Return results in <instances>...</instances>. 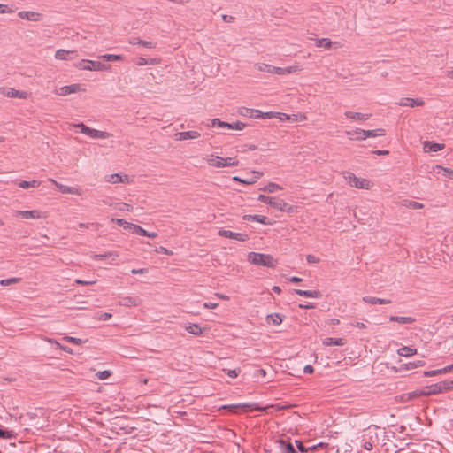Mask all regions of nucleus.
<instances>
[{"label":"nucleus","instance_id":"f257e3e1","mask_svg":"<svg viewBox=\"0 0 453 453\" xmlns=\"http://www.w3.org/2000/svg\"><path fill=\"white\" fill-rule=\"evenodd\" d=\"M248 261L251 264L269 268H273L277 265V261L273 256L257 252H250L248 254Z\"/></svg>","mask_w":453,"mask_h":453},{"label":"nucleus","instance_id":"f03ea898","mask_svg":"<svg viewBox=\"0 0 453 453\" xmlns=\"http://www.w3.org/2000/svg\"><path fill=\"white\" fill-rule=\"evenodd\" d=\"M259 200L265 203L270 204L272 207L288 213L296 211V207L287 203L283 199L277 197L266 196L264 195L259 196Z\"/></svg>","mask_w":453,"mask_h":453},{"label":"nucleus","instance_id":"7ed1b4c3","mask_svg":"<svg viewBox=\"0 0 453 453\" xmlns=\"http://www.w3.org/2000/svg\"><path fill=\"white\" fill-rule=\"evenodd\" d=\"M453 388V380H443L438 383L430 385L426 387L421 395H438L444 392H447Z\"/></svg>","mask_w":453,"mask_h":453},{"label":"nucleus","instance_id":"20e7f679","mask_svg":"<svg viewBox=\"0 0 453 453\" xmlns=\"http://www.w3.org/2000/svg\"><path fill=\"white\" fill-rule=\"evenodd\" d=\"M343 178L351 187L357 188L370 189L372 186L371 180L365 178L357 177L353 172H343Z\"/></svg>","mask_w":453,"mask_h":453},{"label":"nucleus","instance_id":"39448f33","mask_svg":"<svg viewBox=\"0 0 453 453\" xmlns=\"http://www.w3.org/2000/svg\"><path fill=\"white\" fill-rule=\"evenodd\" d=\"M80 70L88 71H108L111 69L110 65L103 64L99 61L82 59L75 65Z\"/></svg>","mask_w":453,"mask_h":453},{"label":"nucleus","instance_id":"423d86ee","mask_svg":"<svg viewBox=\"0 0 453 453\" xmlns=\"http://www.w3.org/2000/svg\"><path fill=\"white\" fill-rule=\"evenodd\" d=\"M256 67L260 72H266L269 73H273V74H278V75L288 74V73H291L295 72L296 70H297V67H295V66L281 68V67H276V66L264 64V63L257 64Z\"/></svg>","mask_w":453,"mask_h":453},{"label":"nucleus","instance_id":"0eeeda50","mask_svg":"<svg viewBox=\"0 0 453 453\" xmlns=\"http://www.w3.org/2000/svg\"><path fill=\"white\" fill-rule=\"evenodd\" d=\"M208 165L212 167H229L237 165V161L232 157H220L218 156H210L207 158Z\"/></svg>","mask_w":453,"mask_h":453},{"label":"nucleus","instance_id":"6e6552de","mask_svg":"<svg viewBox=\"0 0 453 453\" xmlns=\"http://www.w3.org/2000/svg\"><path fill=\"white\" fill-rule=\"evenodd\" d=\"M76 127L80 128L82 134L95 139H107L111 136V134L107 132L90 128L83 123L77 124Z\"/></svg>","mask_w":453,"mask_h":453},{"label":"nucleus","instance_id":"1a4fd4ad","mask_svg":"<svg viewBox=\"0 0 453 453\" xmlns=\"http://www.w3.org/2000/svg\"><path fill=\"white\" fill-rule=\"evenodd\" d=\"M13 215L15 217H22L23 219H39L46 218V214L38 211V210H33V211H15Z\"/></svg>","mask_w":453,"mask_h":453},{"label":"nucleus","instance_id":"9d476101","mask_svg":"<svg viewBox=\"0 0 453 453\" xmlns=\"http://www.w3.org/2000/svg\"><path fill=\"white\" fill-rule=\"evenodd\" d=\"M355 134H363V136L356 137L357 140H365L368 137H377L385 134V130L382 128H378L374 130H364L360 128H357L355 130Z\"/></svg>","mask_w":453,"mask_h":453},{"label":"nucleus","instance_id":"9b49d317","mask_svg":"<svg viewBox=\"0 0 453 453\" xmlns=\"http://www.w3.org/2000/svg\"><path fill=\"white\" fill-rule=\"evenodd\" d=\"M219 235L226 238L234 239L239 242H245L248 240V235L242 233H234L229 230L221 229L219 231Z\"/></svg>","mask_w":453,"mask_h":453},{"label":"nucleus","instance_id":"f8f14e48","mask_svg":"<svg viewBox=\"0 0 453 453\" xmlns=\"http://www.w3.org/2000/svg\"><path fill=\"white\" fill-rule=\"evenodd\" d=\"M81 90V84H72L67 86H63L56 90V94L61 96H67L69 94L77 93Z\"/></svg>","mask_w":453,"mask_h":453},{"label":"nucleus","instance_id":"ddd939ff","mask_svg":"<svg viewBox=\"0 0 453 453\" xmlns=\"http://www.w3.org/2000/svg\"><path fill=\"white\" fill-rule=\"evenodd\" d=\"M106 180L111 183H128L130 181V178L128 175L124 174L123 172L120 173H115L112 174H110L106 177Z\"/></svg>","mask_w":453,"mask_h":453},{"label":"nucleus","instance_id":"4468645a","mask_svg":"<svg viewBox=\"0 0 453 453\" xmlns=\"http://www.w3.org/2000/svg\"><path fill=\"white\" fill-rule=\"evenodd\" d=\"M119 303L125 307H135L142 303V300L138 296H124Z\"/></svg>","mask_w":453,"mask_h":453},{"label":"nucleus","instance_id":"2eb2a0df","mask_svg":"<svg viewBox=\"0 0 453 453\" xmlns=\"http://www.w3.org/2000/svg\"><path fill=\"white\" fill-rule=\"evenodd\" d=\"M400 106H408V107H415V106H423L424 101L421 98H402L398 103Z\"/></svg>","mask_w":453,"mask_h":453},{"label":"nucleus","instance_id":"dca6fc26","mask_svg":"<svg viewBox=\"0 0 453 453\" xmlns=\"http://www.w3.org/2000/svg\"><path fill=\"white\" fill-rule=\"evenodd\" d=\"M444 148V144L437 143L434 142H424L423 150L426 153L430 152H437L441 150Z\"/></svg>","mask_w":453,"mask_h":453},{"label":"nucleus","instance_id":"f3484780","mask_svg":"<svg viewBox=\"0 0 453 453\" xmlns=\"http://www.w3.org/2000/svg\"><path fill=\"white\" fill-rule=\"evenodd\" d=\"M177 141H185L189 139H196L200 137V134L196 131H185L175 134Z\"/></svg>","mask_w":453,"mask_h":453},{"label":"nucleus","instance_id":"a211bd4d","mask_svg":"<svg viewBox=\"0 0 453 453\" xmlns=\"http://www.w3.org/2000/svg\"><path fill=\"white\" fill-rule=\"evenodd\" d=\"M241 114L242 116L249 117V118H253V119H258V118H263L264 117V113H262L260 111L254 110V109H249V108L242 109L241 110ZM265 115L269 116L270 113L267 112V113H265Z\"/></svg>","mask_w":453,"mask_h":453},{"label":"nucleus","instance_id":"6ab92c4d","mask_svg":"<svg viewBox=\"0 0 453 453\" xmlns=\"http://www.w3.org/2000/svg\"><path fill=\"white\" fill-rule=\"evenodd\" d=\"M4 95L11 98H27V93L9 88L4 90Z\"/></svg>","mask_w":453,"mask_h":453},{"label":"nucleus","instance_id":"aec40b11","mask_svg":"<svg viewBox=\"0 0 453 453\" xmlns=\"http://www.w3.org/2000/svg\"><path fill=\"white\" fill-rule=\"evenodd\" d=\"M128 42L132 45H142V46L147 47V48H155V46H156V43H154L150 41L142 40L138 37L129 38Z\"/></svg>","mask_w":453,"mask_h":453},{"label":"nucleus","instance_id":"412c9836","mask_svg":"<svg viewBox=\"0 0 453 453\" xmlns=\"http://www.w3.org/2000/svg\"><path fill=\"white\" fill-rule=\"evenodd\" d=\"M110 206L121 212H130L133 211V206L131 204L121 202H115L114 203H110Z\"/></svg>","mask_w":453,"mask_h":453},{"label":"nucleus","instance_id":"4be33fe9","mask_svg":"<svg viewBox=\"0 0 453 453\" xmlns=\"http://www.w3.org/2000/svg\"><path fill=\"white\" fill-rule=\"evenodd\" d=\"M75 54L74 50H58L55 53V58L59 60H68L73 58V55Z\"/></svg>","mask_w":453,"mask_h":453},{"label":"nucleus","instance_id":"5701e85b","mask_svg":"<svg viewBox=\"0 0 453 453\" xmlns=\"http://www.w3.org/2000/svg\"><path fill=\"white\" fill-rule=\"evenodd\" d=\"M345 116L347 118L352 119L354 120L364 121V120H367L371 117V114L346 111Z\"/></svg>","mask_w":453,"mask_h":453},{"label":"nucleus","instance_id":"b1692460","mask_svg":"<svg viewBox=\"0 0 453 453\" xmlns=\"http://www.w3.org/2000/svg\"><path fill=\"white\" fill-rule=\"evenodd\" d=\"M295 292L301 296L310 298H320L321 293L318 290H302V289H296Z\"/></svg>","mask_w":453,"mask_h":453},{"label":"nucleus","instance_id":"393cba45","mask_svg":"<svg viewBox=\"0 0 453 453\" xmlns=\"http://www.w3.org/2000/svg\"><path fill=\"white\" fill-rule=\"evenodd\" d=\"M252 176L245 179H241L238 177H234V180L241 181L245 184H253L257 181V179H259L262 176V172H252Z\"/></svg>","mask_w":453,"mask_h":453},{"label":"nucleus","instance_id":"a878e982","mask_svg":"<svg viewBox=\"0 0 453 453\" xmlns=\"http://www.w3.org/2000/svg\"><path fill=\"white\" fill-rule=\"evenodd\" d=\"M363 301L367 303H370V304H388V303H391V301L388 299H382V298L368 296H364Z\"/></svg>","mask_w":453,"mask_h":453},{"label":"nucleus","instance_id":"bb28decb","mask_svg":"<svg viewBox=\"0 0 453 453\" xmlns=\"http://www.w3.org/2000/svg\"><path fill=\"white\" fill-rule=\"evenodd\" d=\"M346 343V340L343 338H326L323 341V344L326 346H343Z\"/></svg>","mask_w":453,"mask_h":453},{"label":"nucleus","instance_id":"cd10ccee","mask_svg":"<svg viewBox=\"0 0 453 453\" xmlns=\"http://www.w3.org/2000/svg\"><path fill=\"white\" fill-rule=\"evenodd\" d=\"M19 16L21 19H27V20H32V21H37L39 20L40 14L35 12H19Z\"/></svg>","mask_w":453,"mask_h":453},{"label":"nucleus","instance_id":"c85d7f7f","mask_svg":"<svg viewBox=\"0 0 453 453\" xmlns=\"http://www.w3.org/2000/svg\"><path fill=\"white\" fill-rule=\"evenodd\" d=\"M399 356L402 357H411L417 353V349L412 347H402L397 350Z\"/></svg>","mask_w":453,"mask_h":453},{"label":"nucleus","instance_id":"c756f323","mask_svg":"<svg viewBox=\"0 0 453 453\" xmlns=\"http://www.w3.org/2000/svg\"><path fill=\"white\" fill-rule=\"evenodd\" d=\"M279 448L280 453H296L293 445L291 443H287L282 440L279 441Z\"/></svg>","mask_w":453,"mask_h":453},{"label":"nucleus","instance_id":"7c9ffc66","mask_svg":"<svg viewBox=\"0 0 453 453\" xmlns=\"http://www.w3.org/2000/svg\"><path fill=\"white\" fill-rule=\"evenodd\" d=\"M389 320L392 322H398L401 324H411L415 321V319L412 317H400V316H391Z\"/></svg>","mask_w":453,"mask_h":453},{"label":"nucleus","instance_id":"2f4dec72","mask_svg":"<svg viewBox=\"0 0 453 453\" xmlns=\"http://www.w3.org/2000/svg\"><path fill=\"white\" fill-rule=\"evenodd\" d=\"M266 322L270 325L278 326L282 322V319L277 313L270 314L266 317Z\"/></svg>","mask_w":453,"mask_h":453},{"label":"nucleus","instance_id":"473e14b6","mask_svg":"<svg viewBox=\"0 0 453 453\" xmlns=\"http://www.w3.org/2000/svg\"><path fill=\"white\" fill-rule=\"evenodd\" d=\"M19 187H20L21 188H36L40 185V181L38 180H20L19 183H18Z\"/></svg>","mask_w":453,"mask_h":453},{"label":"nucleus","instance_id":"72a5a7b5","mask_svg":"<svg viewBox=\"0 0 453 453\" xmlns=\"http://www.w3.org/2000/svg\"><path fill=\"white\" fill-rule=\"evenodd\" d=\"M186 330L194 335H200L203 334V329L197 324H190L186 326Z\"/></svg>","mask_w":453,"mask_h":453},{"label":"nucleus","instance_id":"f704fd0d","mask_svg":"<svg viewBox=\"0 0 453 453\" xmlns=\"http://www.w3.org/2000/svg\"><path fill=\"white\" fill-rule=\"evenodd\" d=\"M450 371H451V367L450 366H447L445 368L439 369V370H432V371L425 372L424 375L426 377H432V376H435L437 374L446 373V372H449Z\"/></svg>","mask_w":453,"mask_h":453},{"label":"nucleus","instance_id":"c9c22d12","mask_svg":"<svg viewBox=\"0 0 453 453\" xmlns=\"http://www.w3.org/2000/svg\"><path fill=\"white\" fill-rule=\"evenodd\" d=\"M119 257V254L117 252H107L104 254H94L92 255V257L96 260H101L107 257H112L113 260H115Z\"/></svg>","mask_w":453,"mask_h":453},{"label":"nucleus","instance_id":"e433bc0d","mask_svg":"<svg viewBox=\"0 0 453 453\" xmlns=\"http://www.w3.org/2000/svg\"><path fill=\"white\" fill-rule=\"evenodd\" d=\"M127 226V231H130L138 235H142L145 233V229H143L142 227H141L138 225L129 223L128 226Z\"/></svg>","mask_w":453,"mask_h":453},{"label":"nucleus","instance_id":"4c0bfd02","mask_svg":"<svg viewBox=\"0 0 453 453\" xmlns=\"http://www.w3.org/2000/svg\"><path fill=\"white\" fill-rule=\"evenodd\" d=\"M159 63V59L157 58H145L143 57L139 58L137 65H157Z\"/></svg>","mask_w":453,"mask_h":453},{"label":"nucleus","instance_id":"58836bf2","mask_svg":"<svg viewBox=\"0 0 453 453\" xmlns=\"http://www.w3.org/2000/svg\"><path fill=\"white\" fill-rule=\"evenodd\" d=\"M56 186L58 188L59 191L64 194H76L77 189L75 188L68 187L65 185H61L57 182H54Z\"/></svg>","mask_w":453,"mask_h":453},{"label":"nucleus","instance_id":"ea45409f","mask_svg":"<svg viewBox=\"0 0 453 453\" xmlns=\"http://www.w3.org/2000/svg\"><path fill=\"white\" fill-rule=\"evenodd\" d=\"M333 42L328 38L318 39L316 41L317 47H323L329 50L332 47Z\"/></svg>","mask_w":453,"mask_h":453},{"label":"nucleus","instance_id":"a19ab883","mask_svg":"<svg viewBox=\"0 0 453 453\" xmlns=\"http://www.w3.org/2000/svg\"><path fill=\"white\" fill-rule=\"evenodd\" d=\"M100 58L105 60V61H119L123 59L122 55H116V54H104L99 57Z\"/></svg>","mask_w":453,"mask_h":453},{"label":"nucleus","instance_id":"79ce46f5","mask_svg":"<svg viewBox=\"0 0 453 453\" xmlns=\"http://www.w3.org/2000/svg\"><path fill=\"white\" fill-rule=\"evenodd\" d=\"M403 205L410 209H413V210H419L424 207V205L422 203L416 202V201H405Z\"/></svg>","mask_w":453,"mask_h":453},{"label":"nucleus","instance_id":"37998d69","mask_svg":"<svg viewBox=\"0 0 453 453\" xmlns=\"http://www.w3.org/2000/svg\"><path fill=\"white\" fill-rule=\"evenodd\" d=\"M211 126L219 128L230 127V123L221 121L219 119H214L211 120Z\"/></svg>","mask_w":453,"mask_h":453},{"label":"nucleus","instance_id":"c03bdc74","mask_svg":"<svg viewBox=\"0 0 453 453\" xmlns=\"http://www.w3.org/2000/svg\"><path fill=\"white\" fill-rule=\"evenodd\" d=\"M64 341L76 344V345H80V344H82L87 342V340H82V339L72 337V336L64 337Z\"/></svg>","mask_w":453,"mask_h":453},{"label":"nucleus","instance_id":"a18cd8bd","mask_svg":"<svg viewBox=\"0 0 453 453\" xmlns=\"http://www.w3.org/2000/svg\"><path fill=\"white\" fill-rule=\"evenodd\" d=\"M405 365H406V369L410 370V369L424 366L425 362L423 360H418L417 362H410V363L406 364Z\"/></svg>","mask_w":453,"mask_h":453},{"label":"nucleus","instance_id":"49530a36","mask_svg":"<svg viewBox=\"0 0 453 453\" xmlns=\"http://www.w3.org/2000/svg\"><path fill=\"white\" fill-rule=\"evenodd\" d=\"M19 281H20V278H9V279H5V280H2L0 281V284L2 286H8L10 284L18 283Z\"/></svg>","mask_w":453,"mask_h":453},{"label":"nucleus","instance_id":"de8ad7c7","mask_svg":"<svg viewBox=\"0 0 453 453\" xmlns=\"http://www.w3.org/2000/svg\"><path fill=\"white\" fill-rule=\"evenodd\" d=\"M245 127V124L242 123V122H234V123H230V127H228V129H231V130H242Z\"/></svg>","mask_w":453,"mask_h":453},{"label":"nucleus","instance_id":"09e8293b","mask_svg":"<svg viewBox=\"0 0 453 453\" xmlns=\"http://www.w3.org/2000/svg\"><path fill=\"white\" fill-rule=\"evenodd\" d=\"M281 189V188L275 184V183H269L266 187H265V190L270 192V193H273V192H276L278 190Z\"/></svg>","mask_w":453,"mask_h":453},{"label":"nucleus","instance_id":"8fccbe9b","mask_svg":"<svg viewBox=\"0 0 453 453\" xmlns=\"http://www.w3.org/2000/svg\"><path fill=\"white\" fill-rule=\"evenodd\" d=\"M112 317L111 313L109 312H100L96 314V318L98 320L105 321L110 319Z\"/></svg>","mask_w":453,"mask_h":453},{"label":"nucleus","instance_id":"3c124183","mask_svg":"<svg viewBox=\"0 0 453 453\" xmlns=\"http://www.w3.org/2000/svg\"><path fill=\"white\" fill-rule=\"evenodd\" d=\"M111 221L116 222L119 226H122L124 229L127 230L129 222L121 219H112Z\"/></svg>","mask_w":453,"mask_h":453},{"label":"nucleus","instance_id":"603ef678","mask_svg":"<svg viewBox=\"0 0 453 453\" xmlns=\"http://www.w3.org/2000/svg\"><path fill=\"white\" fill-rule=\"evenodd\" d=\"M111 372L109 371L98 372L96 376L99 380H106L110 377Z\"/></svg>","mask_w":453,"mask_h":453},{"label":"nucleus","instance_id":"864d4df0","mask_svg":"<svg viewBox=\"0 0 453 453\" xmlns=\"http://www.w3.org/2000/svg\"><path fill=\"white\" fill-rule=\"evenodd\" d=\"M156 252L157 253H163V254H165V255H168V256H171L173 255V251L169 250L168 249L163 247V246H160L158 248H157L155 250Z\"/></svg>","mask_w":453,"mask_h":453},{"label":"nucleus","instance_id":"5fc2aeb1","mask_svg":"<svg viewBox=\"0 0 453 453\" xmlns=\"http://www.w3.org/2000/svg\"><path fill=\"white\" fill-rule=\"evenodd\" d=\"M306 260L309 264H317L319 262V258L314 255H307Z\"/></svg>","mask_w":453,"mask_h":453},{"label":"nucleus","instance_id":"6e6d98bb","mask_svg":"<svg viewBox=\"0 0 453 453\" xmlns=\"http://www.w3.org/2000/svg\"><path fill=\"white\" fill-rule=\"evenodd\" d=\"M75 282L79 285L83 286H89L94 285L96 283V280H76Z\"/></svg>","mask_w":453,"mask_h":453},{"label":"nucleus","instance_id":"4d7b16f0","mask_svg":"<svg viewBox=\"0 0 453 453\" xmlns=\"http://www.w3.org/2000/svg\"><path fill=\"white\" fill-rule=\"evenodd\" d=\"M296 447L299 449V451H301L303 453H305L308 451V449L303 446V444L301 441H296Z\"/></svg>","mask_w":453,"mask_h":453},{"label":"nucleus","instance_id":"13d9d810","mask_svg":"<svg viewBox=\"0 0 453 453\" xmlns=\"http://www.w3.org/2000/svg\"><path fill=\"white\" fill-rule=\"evenodd\" d=\"M265 375H266V372H265V370H264V369H258V370L256 372V374H255V376H256L257 378H264V377H265Z\"/></svg>","mask_w":453,"mask_h":453},{"label":"nucleus","instance_id":"bf43d9fd","mask_svg":"<svg viewBox=\"0 0 453 453\" xmlns=\"http://www.w3.org/2000/svg\"><path fill=\"white\" fill-rule=\"evenodd\" d=\"M142 236H146L149 238H156L157 236V233L156 232H148L145 230V233L142 234Z\"/></svg>","mask_w":453,"mask_h":453},{"label":"nucleus","instance_id":"052dcab7","mask_svg":"<svg viewBox=\"0 0 453 453\" xmlns=\"http://www.w3.org/2000/svg\"><path fill=\"white\" fill-rule=\"evenodd\" d=\"M304 373H312L314 372V368L311 365H307L303 368Z\"/></svg>","mask_w":453,"mask_h":453},{"label":"nucleus","instance_id":"680f3d73","mask_svg":"<svg viewBox=\"0 0 453 453\" xmlns=\"http://www.w3.org/2000/svg\"><path fill=\"white\" fill-rule=\"evenodd\" d=\"M218 306L216 303H204L203 307L206 309H215Z\"/></svg>","mask_w":453,"mask_h":453},{"label":"nucleus","instance_id":"e2e57ef3","mask_svg":"<svg viewBox=\"0 0 453 453\" xmlns=\"http://www.w3.org/2000/svg\"><path fill=\"white\" fill-rule=\"evenodd\" d=\"M222 19L225 21V22H232L234 21V17L233 16H230V15H226V14H224L222 15Z\"/></svg>","mask_w":453,"mask_h":453},{"label":"nucleus","instance_id":"0e129e2a","mask_svg":"<svg viewBox=\"0 0 453 453\" xmlns=\"http://www.w3.org/2000/svg\"><path fill=\"white\" fill-rule=\"evenodd\" d=\"M251 218L257 221V222H260V223H264V219H265V217L264 216H260V215H254V216H251Z\"/></svg>","mask_w":453,"mask_h":453},{"label":"nucleus","instance_id":"69168bd1","mask_svg":"<svg viewBox=\"0 0 453 453\" xmlns=\"http://www.w3.org/2000/svg\"><path fill=\"white\" fill-rule=\"evenodd\" d=\"M57 347H58V348H59V349H63L64 351H65V352H67V353H70V354H72V353H73V351H72V349H71L70 348H68V347H66V346H63V345H61L60 343H57Z\"/></svg>","mask_w":453,"mask_h":453},{"label":"nucleus","instance_id":"338daca9","mask_svg":"<svg viewBox=\"0 0 453 453\" xmlns=\"http://www.w3.org/2000/svg\"><path fill=\"white\" fill-rule=\"evenodd\" d=\"M146 272H147V270H146V269H133V270L131 271V273H134V274H143V273H145Z\"/></svg>","mask_w":453,"mask_h":453},{"label":"nucleus","instance_id":"774afa93","mask_svg":"<svg viewBox=\"0 0 453 453\" xmlns=\"http://www.w3.org/2000/svg\"><path fill=\"white\" fill-rule=\"evenodd\" d=\"M227 375L231 378H236L238 376V372L236 370H229Z\"/></svg>","mask_w":453,"mask_h":453}]
</instances>
